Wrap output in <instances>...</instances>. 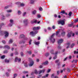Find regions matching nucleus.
<instances>
[{
    "label": "nucleus",
    "mask_w": 78,
    "mask_h": 78,
    "mask_svg": "<svg viewBox=\"0 0 78 78\" xmlns=\"http://www.w3.org/2000/svg\"><path fill=\"white\" fill-rule=\"evenodd\" d=\"M17 76V74H15L14 75V76H13V78H15L16 76Z\"/></svg>",
    "instance_id": "nucleus-33"
},
{
    "label": "nucleus",
    "mask_w": 78,
    "mask_h": 78,
    "mask_svg": "<svg viewBox=\"0 0 78 78\" xmlns=\"http://www.w3.org/2000/svg\"><path fill=\"white\" fill-rule=\"evenodd\" d=\"M58 24H61L62 25H64L65 23L64 21L63 20H59L58 21Z\"/></svg>",
    "instance_id": "nucleus-2"
},
{
    "label": "nucleus",
    "mask_w": 78,
    "mask_h": 78,
    "mask_svg": "<svg viewBox=\"0 0 78 78\" xmlns=\"http://www.w3.org/2000/svg\"><path fill=\"white\" fill-rule=\"evenodd\" d=\"M54 76H55L54 73L52 74L51 76V78H53V77H54Z\"/></svg>",
    "instance_id": "nucleus-46"
},
{
    "label": "nucleus",
    "mask_w": 78,
    "mask_h": 78,
    "mask_svg": "<svg viewBox=\"0 0 78 78\" xmlns=\"http://www.w3.org/2000/svg\"><path fill=\"white\" fill-rule=\"evenodd\" d=\"M78 22V18L76 19V20L74 21V22L75 23H76V22Z\"/></svg>",
    "instance_id": "nucleus-37"
},
{
    "label": "nucleus",
    "mask_w": 78,
    "mask_h": 78,
    "mask_svg": "<svg viewBox=\"0 0 78 78\" xmlns=\"http://www.w3.org/2000/svg\"><path fill=\"white\" fill-rule=\"evenodd\" d=\"M28 53H29V55H31V51H28Z\"/></svg>",
    "instance_id": "nucleus-54"
},
{
    "label": "nucleus",
    "mask_w": 78,
    "mask_h": 78,
    "mask_svg": "<svg viewBox=\"0 0 78 78\" xmlns=\"http://www.w3.org/2000/svg\"><path fill=\"white\" fill-rule=\"evenodd\" d=\"M58 50H60V49H61V47L58 46Z\"/></svg>",
    "instance_id": "nucleus-47"
},
{
    "label": "nucleus",
    "mask_w": 78,
    "mask_h": 78,
    "mask_svg": "<svg viewBox=\"0 0 78 78\" xmlns=\"http://www.w3.org/2000/svg\"><path fill=\"white\" fill-rule=\"evenodd\" d=\"M36 13V10L32 12L33 14H35Z\"/></svg>",
    "instance_id": "nucleus-30"
},
{
    "label": "nucleus",
    "mask_w": 78,
    "mask_h": 78,
    "mask_svg": "<svg viewBox=\"0 0 78 78\" xmlns=\"http://www.w3.org/2000/svg\"><path fill=\"white\" fill-rule=\"evenodd\" d=\"M37 16L38 18H41V16L40 14L37 15Z\"/></svg>",
    "instance_id": "nucleus-42"
},
{
    "label": "nucleus",
    "mask_w": 78,
    "mask_h": 78,
    "mask_svg": "<svg viewBox=\"0 0 78 78\" xmlns=\"http://www.w3.org/2000/svg\"><path fill=\"white\" fill-rule=\"evenodd\" d=\"M5 25V24H4V23H2L1 25H0V30L2 28V25Z\"/></svg>",
    "instance_id": "nucleus-41"
},
{
    "label": "nucleus",
    "mask_w": 78,
    "mask_h": 78,
    "mask_svg": "<svg viewBox=\"0 0 78 78\" xmlns=\"http://www.w3.org/2000/svg\"><path fill=\"white\" fill-rule=\"evenodd\" d=\"M8 51L7 50H5L3 51L4 53H5V54L8 53Z\"/></svg>",
    "instance_id": "nucleus-23"
},
{
    "label": "nucleus",
    "mask_w": 78,
    "mask_h": 78,
    "mask_svg": "<svg viewBox=\"0 0 78 78\" xmlns=\"http://www.w3.org/2000/svg\"><path fill=\"white\" fill-rule=\"evenodd\" d=\"M24 66L26 67H28V65L27 64H24Z\"/></svg>",
    "instance_id": "nucleus-60"
},
{
    "label": "nucleus",
    "mask_w": 78,
    "mask_h": 78,
    "mask_svg": "<svg viewBox=\"0 0 78 78\" xmlns=\"http://www.w3.org/2000/svg\"><path fill=\"white\" fill-rule=\"evenodd\" d=\"M10 22L11 23L9 24V27H12V24H13V22H14V21L12 20H10Z\"/></svg>",
    "instance_id": "nucleus-8"
},
{
    "label": "nucleus",
    "mask_w": 78,
    "mask_h": 78,
    "mask_svg": "<svg viewBox=\"0 0 78 78\" xmlns=\"http://www.w3.org/2000/svg\"><path fill=\"white\" fill-rule=\"evenodd\" d=\"M71 67H73V68H74V67H75V64L72 65L71 66Z\"/></svg>",
    "instance_id": "nucleus-32"
},
{
    "label": "nucleus",
    "mask_w": 78,
    "mask_h": 78,
    "mask_svg": "<svg viewBox=\"0 0 78 78\" xmlns=\"http://www.w3.org/2000/svg\"><path fill=\"white\" fill-rule=\"evenodd\" d=\"M37 33H38V32L37 31H36L34 32V34L35 35V36L36 34H37Z\"/></svg>",
    "instance_id": "nucleus-36"
},
{
    "label": "nucleus",
    "mask_w": 78,
    "mask_h": 78,
    "mask_svg": "<svg viewBox=\"0 0 78 78\" xmlns=\"http://www.w3.org/2000/svg\"><path fill=\"white\" fill-rule=\"evenodd\" d=\"M35 71L34 72V73H35V74H37V70H36V69H35Z\"/></svg>",
    "instance_id": "nucleus-55"
},
{
    "label": "nucleus",
    "mask_w": 78,
    "mask_h": 78,
    "mask_svg": "<svg viewBox=\"0 0 78 78\" xmlns=\"http://www.w3.org/2000/svg\"><path fill=\"white\" fill-rule=\"evenodd\" d=\"M64 41L63 39H60L58 41H57L58 44V45H60L61 43H62Z\"/></svg>",
    "instance_id": "nucleus-3"
},
{
    "label": "nucleus",
    "mask_w": 78,
    "mask_h": 78,
    "mask_svg": "<svg viewBox=\"0 0 78 78\" xmlns=\"http://www.w3.org/2000/svg\"><path fill=\"white\" fill-rule=\"evenodd\" d=\"M74 54H78V51H75L74 52Z\"/></svg>",
    "instance_id": "nucleus-43"
},
{
    "label": "nucleus",
    "mask_w": 78,
    "mask_h": 78,
    "mask_svg": "<svg viewBox=\"0 0 78 78\" xmlns=\"http://www.w3.org/2000/svg\"><path fill=\"white\" fill-rule=\"evenodd\" d=\"M45 72V69H44L42 70H41L39 72V74H41V73H44Z\"/></svg>",
    "instance_id": "nucleus-11"
},
{
    "label": "nucleus",
    "mask_w": 78,
    "mask_h": 78,
    "mask_svg": "<svg viewBox=\"0 0 78 78\" xmlns=\"http://www.w3.org/2000/svg\"><path fill=\"white\" fill-rule=\"evenodd\" d=\"M12 39H10L9 41V44H11V43H12Z\"/></svg>",
    "instance_id": "nucleus-28"
},
{
    "label": "nucleus",
    "mask_w": 78,
    "mask_h": 78,
    "mask_svg": "<svg viewBox=\"0 0 78 78\" xmlns=\"http://www.w3.org/2000/svg\"><path fill=\"white\" fill-rule=\"evenodd\" d=\"M72 12H70L69 13V14L68 15L69 16H72Z\"/></svg>",
    "instance_id": "nucleus-25"
},
{
    "label": "nucleus",
    "mask_w": 78,
    "mask_h": 78,
    "mask_svg": "<svg viewBox=\"0 0 78 78\" xmlns=\"http://www.w3.org/2000/svg\"><path fill=\"white\" fill-rule=\"evenodd\" d=\"M73 23H72L71 24H68V27H72V26H73Z\"/></svg>",
    "instance_id": "nucleus-18"
},
{
    "label": "nucleus",
    "mask_w": 78,
    "mask_h": 78,
    "mask_svg": "<svg viewBox=\"0 0 78 78\" xmlns=\"http://www.w3.org/2000/svg\"><path fill=\"white\" fill-rule=\"evenodd\" d=\"M65 34H66V32L64 31H63L61 33V35L62 36H65Z\"/></svg>",
    "instance_id": "nucleus-17"
},
{
    "label": "nucleus",
    "mask_w": 78,
    "mask_h": 78,
    "mask_svg": "<svg viewBox=\"0 0 78 78\" xmlns=\"http://www.w3.org/2000/svg\"><path fill=\"white\" fill-rule=\"evenodd\" d=\"M67 47H66V48H69V47H70V43H68L67 44Z\"/></svg>",
    "instance_id": "nucleus-16"
},
{
    "label": "nucleus",
    "mask_w": 78,
    "mask_h": 78,
    "mask_svg": "<svg viewBox=\"0 0 78 78\" xmlns=\"http://www.w3.org/2000/svg\"><path fill=\"white\" fill-rule=\"evenodd\" d=\"M45 56L47 57V56H49V53H46L45 54Z\"/></svg>",
    "instance_id": "nucleus-29"
},
{
    "label": "nucleus",
    "mask_w": 78,
    "mask_h": 78,
    "mask_svg": "<svg viewBox=\"0 0 78 78\" xmlns=\"http://www.w3.org/2000/svg\"><path fill=\"white\" fill-rule=\"evenodd\" d=\"M59 32H60V31H58L57 32H56L55 34L56 36H58V34H59Z\"/></svg>",
    "instance_id": "nucleus-19"
},
{
    "label": "nucleus",
    "mask_w": 78,
    "mask_h": 78,
    "mask_svg": "<svg viewBox=\"0 0 78 78\" xmlns=\"http://www.w3.org/2000/svg\"><path fill=\"white\" fill-rule=\"evenodd\" d=\"M32 40H30V41H29V45H30L31 44V41H32Z\"/></svg>",
    "instance_id": "nucleus-50"
},
{
    "label": "nucleus",
    "mask_w": 78,
    "mask_h": 78,
    "mask_svg": "<svg viewBox=\"0 0 78 78\" xmlns=\"http://www.w3.org/2000/svg\"><path fill=\"white\" fill-rule=\"evenodd\" d=\"M16 5H20V6H22V7L24 6H25V4H23V3L20 4V2H16Z\"/></svg>",
    "instance_id": "nucleus-4"
},
{
    "label": "nucleus",
    "mask_w": 78,
    "mask_h": 78,
    "mask_svg": "<svg viewBox=\"0 0 78 78\" xmlns=\"http://www.w3.org/2000/svg\"><path fill=\"white\" fill-rule=\"evenodd\" d=\"M40 29V27H34L33 29V30L34 31V30H39Z\"/></svg>",
    "instance_id": "nucleus-9"
},
{
    "label": "nucleus",
    "mask_w": 78,
    "mask_h": 78,
    "mask_svg": "<svg viewBox=\"0 0 78 78\" xmlns=\"http://www.w3.org/2000/svg\"><path fill=\"white\" fill-rule=\"evenodd\" d=\"M33 20L34 23H36V22H37V20Z\"/></svg>",
    "instance_id": "nucleus-59"
},
{
    "label": "nucleus",
    "mask_w": 78,
    "mask_h": 78,
    "mask_svg": "<svg viewBox=\"0 0 78 78\" xmlns=\"http://www.w3.org/2000/svg\"><path fill=\"white\" fill-rule=\"evenodd\" d=\"M39 9L40 11H42V10H43V9H42V7H40L39 8Z\"/></svg>",
    "instance_id": "nucleus-48"
},
{
    "label": "nucleus",
    "mask_w": 78,
    "mask_h": 78,
    "mask_svg": "<svg viewBox=\"0 0 78 78\" xmlns=\"http://www.w3.org/2000/svg\"><path fill=\"white\" fill-rule=\"evenodd\" d=\"M34 3V0H31L30 3L31 4H33Z\"/></svg>",
    "instance_id": "nucleus-22"
},
{
    "label": "nucleus",
    "mask_w": 78,
    "mask_h": 78,
    "mask_svg": "<svg viewBox=\"0 0 78 78\" xmlns=\"http://www.w3.org/2000/svg\"><path fill=\"white\" fill-rule=\"evenodd\" d=\"M48 75H49V74H47L45 76L46 77H47L48 76Z\"/></svg>",
    "instance_id": "nucleus-63"
},
{
    "label": "nucleus",
    "mask_w": 78,
    "mask_h": 78,
    "mask_svg": "<svg viewBox=\"0 0 78 78\" xmlns=\"http://www.w3.org/2000/svg\"><path fill=\"white\" fill-rule=\"evenodd\" d=\"M15 55H18V52L17 51L15 52Z\"/></svg>",
    "instance_id": "nucleus-61"
},
{
    "label": "nucleus",
    "mask_w": 78,
    "mask_h": 78,
    "mask_svg": "<svg viewBox=\"0 0 78 78\" xmlns=\"http://www.w3.org/2000/svg\"><path fill=\"white\" fill-rule=\"evenodd\" d=\"M69 59H72V56L71 55H69Z\"/></svg>",
    "instance_id": "nucleus-58"
},
{
    "label": "nucleus",
    "mask_w": 78,
    "mask_h": 78,
    "mask_svg": "<svg viewBox=\"0 0 78 78\" xmlns=\"http://www.w3.org/2000/svg\"><path fill=\"white\" fill-rule=\"evenodd\" d=\"M18 62H20L21 61V58H18Z\"/></svg>",
    "instance_id": "nucleus-64"
},
{
    "label": "nucleus",
    "mask_w": 78,
    "mask_h": 78,
    "mask_svg": "<svg viewBox=\"0 0 78 78\" xmlns=\"http://www.w3.org/2000/svg\"><path fill=\"white\" fill-rule=\"evenodd\" d=\"M30 35L32 36L33 37H34V36H35V35H34V33L33 31L30 32Z\"/></svg>",
    "instance_id": "nucleus-10"
},
{
    "label": "nucleus",
    "mask_w": 78,
    "mask_h": 78,
    "mask_svg": "<svg viewBox=\"0 0 78 78\" xmlns=\"http://www.w3.org/2000/svg\"><path fill=\"white\" fill-rule=\"evenodd\" d=\"M59 59H58L57 60L55 61V63H58V62H59Z\"/></svg>",
    "instance_id": "nucleus-53"
},
{
    "label": "nucleus",
    "mask_w": 78,
    "mask_h": 78,
    "mask_svg": "<svg viewBox=\"0 0 78 78\" xmlns=\"http://www.w3.org/2000/svg\"><path fill=\"white\" fill-rule=\"evenodd\" d=\"M74 45H75V44L74 43H73L71 45V48H73Z\"/></svg>",
    "instance_id": "nucleus-39"
},
{
    "label": "nucleus",
    "mask_w": 78,
    "mask_h": 78,
    "mask_svg": "<svg viewBox=\"0 0 78 78\" xmlns=\"http://www.w3.org/2000/svg\"><path fill=\"white\" fill-rule=\"evenodd\" d=\"M5 16L3 15H2V20L5 19Z\"/></svg>",
    "instance_id": "nucleus-21"
},
{
    "label": "nucleus",
    "mask_w": 78,
    "mask_h": 78,
    "mask_svg": "<svg viewBox=\"0 0 78 78\" xmlns=\"http://www.w3.org/2000/svg\"><path fill=\"white\" fill-rule=\"evenodd\" d=\"M59 70H58L57 71V75H58L59 74Z\"/></svg>",
    "instance_id": "nucleus-51"
},
{
    "label": "nucleus",
    "mask_w": 78,
    "mask_h": 78,
    "mask_svg": "<svg viewBox=\"0 0 78 78\" xmlns=\"http://www.w3.org/2000/svg\"><path fill=\"white\" fill-rule=\"evenodd\" d=\"M67 72H70V69L69 68H67Z\"/></svg>",
    "instance_id": "nucleus-27"
},
{
    "label": "nucleus",
    "mask_w": 78,
    "mask_h": 78,
    "mask_svg": "<svg viewBox=\"0 0 78 78\" xmlns=\"http://www.w3.org/2000/svg\"><path fill=\"white\" fill-rule=\"evenodd\" d=\"M5 62H7V63H8V62H9V60H7V59H5Z\"/></svg>",
    "instance_id": "nucleus-26"
},
{
    "label": "nucleus",
    "mask_w": 78,
    "mask_h": 78,
    "mask_svg": "<svg viewBox=\"0 0 78 78\" xmlns=\"http://www.w3.org/2000/svg\"><path fill=\"white\" fill-rule=\"evenodd\" d=\"M4 34H5V37H8V36H9V33L6 31H5L4 32Z\"/></svg>",
    "instance_id": "nucleus-7"
},
{
    "label": "nucleus",
    "mask_w": 78,
    "mask_h": 78,
    "mask_svg": "<svg viewBox=\"0 0 78 78\" xmlns=\"http://www.w3.org/2000/svg\"><path fill=\"white\" fill-rule=\"evenodd\" d=\"M20 38H25V36L23 34H21L20 35Z\"/></svg>",
    "instance_id": "nucleus-15"
},
{
    "label": "nucleus",
    "mask_w": 78,
    "mask_h": 78,
    "mask_svg": "<svg viewBox=\"0 0 78 78\" xmlns=\"http://www.w3.org/2000/svg\"><path fill=\"white\" fill-rule=\"evenodd\" d=\"M18 13L19 14V15H20V14H21V12L19 10L18 11Z\"/></svg>",
    "instance_id": "nucleus-35"
},
{
    "label": "nucleus",
    "mask_w": 78,
    "mask_h": 78,
    "mask_svg": "<svg viewBox=\"0 0 78 78\" xmlns=\"http://www.w3.org/2000/svg\"><path fill=\"white\" fill-rule=\"evenodd\" d=\"M6 11L7 12H12V10L11 9H10L7 10Z\"/></svg>",
    "instance_id": "nucleus-24"
},
{
    "label": "nucleus",
    "mask_w": 78,
    "mask_h": 78,
    "mask_svg": "<svg viewBox=\"0 0 78 78\" xmlns=\"http://www.w3.org/2000/svg\"><path fill=\"white\" fill-rule=\"evenodd\" d=\"M65 11H62L61 12V13H62V14H65Z\"/></svg>",
    "instance_id": "nucleus-38"
},
{
    "label": "nucleus",
    "mask_w": 78,
    "mask_h": 78,
    "mask_svg": "<svg viewBox=\"0 0 78 78\" xmlns=\"http://www.w3.org/2000/svg\"><path fill=\"white\" fill-rule=\"evenodd\" d=\"M5 58V55L1 56V59H4Z\"/></svg>",
    "instance_id": "nucleus-31"
},
{
    "label": "nucleus",
    "mask_w": 78,
    "mask_h": 78,
    "mask_svg": "<svg viewBox=\"0 0 78 78\" xmlns=\"http://www.w3.org/2000/svg\"><path fill=\"white\" fill-rule=\"evenodd\" d=\"M25 42L24 41H23L22 42H20L19 43L20 44H21L22 43H23V44H24Z\"/></svg>",
    "instance_id": "nucleus-44"
},
{
    "label": "nucleus",
    "mask_w": 78,
    "mask_h": 78,
    "mask_svg": "<svg viewBox=\"0 0 78 78\" xmlns=\"http://www.w3.org/2000/svg\"><path fill=\"white\" fill-rule=\"evenodd\" d=\"M6 75L7 76H9V73H6Z\"/></svg>",
    "instance_id": "nucleus-56"
},
{
    "label": "nucleus",
    "mask_w": 78,
    "mask_h": 78,
    "mask_svg": "<svg viewBox=\"0 0 78 78\" xmlns=\"http://www.w3.org/2000/svg\"><path fill=\"white\" fill-rule=\"evenodd\" d=\"M10 16V14H7L6 15V17H9Z\"/></svg>",
    "instance_id": "nucleus-49"
},
{
    "label": "nucleus",
    "mask_w": 78,
    "mask_h": 78,
    "mask_svg": "<svg viewBox=\"0 0 78 78\" xmlns=\"http://www.w3.org/2000/svg\"><path fill=\"white\" fill-rule=\"evenodd\" d=\"M51 54H54V53H53V50H52L51 51Z\"/></svg>",
    "instance_id": "nucleus-45"
},
{
    "label": "nucleus",
    "mask_w": 78,
    "mask_h": 78,
    "mask_svg": "<svg viewBox=\"0 0 78 78\" xmlns=\"http://www.w3.org/2000/svg\"><path fill=\"white\" fill-rule=\"evenodd\" d=\"M28 20L26 19L24 20L23 23L25 24V26H27L28 25Z\"/></svg>",
    "instance_id": "nucleus-5"
},
{
    "label": "nucleus",
    "mask_w": 78,
    "mask_h": 78,
    "mask_svg": "<svg viewBox=\"0 0 78 78\" xmlns=\"http://www.w3.org/2000/svg\"><path fill=\"white\" fill-rule=\"evenodd\" d=\"M21 56H23V52H21Z\"/></svg>",
    "instance_id": "nucleus-57"
},
{
    "label": "nucleus",
    "mask_w": 78,
    "mask_h": 78,
    "mask_svg": "<svg viewBox=\"0 0 78 78\" xmlns=\"http://www.w3.org/2000/svg\"><path fill=\"white\" fill-rule=\"evenodd\" d=\"M4 48H7L8 50H9L10 48L9 46H8V45H5L4 46Z\"/></svg>",
    "instance_id": "nucleus-14"
},
{
    "label": "nucleus",
    "mask_w": 78,
    "mask_h": 78,
    "mask_svg": "<svg viewBox=\"0 0 78 78\" xmlns=\"http://www.w3.org/2000/svg\"><path fill=\"white\" fill-rule=\"evenodd\" d=\"M72 32L71 31L70 33H68L67 35L68 37H71V35H72Z\"/></svg>",
    "instance_id": "nucleus-13"
},
{
    "label": "nucleus",
    "mask_w": 78,
    "mask_h": 78,
    "mask_svg": "<svg viewBox=\"0 0 78 78\" xmlns=\"http://www.w3.org/2000/svg\"><path fill=\"white\" fill-rule=\"evenodd\" d=\"M2 42L3 43V44H5V43H6V42H5V41L3 40L2 41Z\"/></svg>",
    "instance_id": "nucleus-62"
},
{
    "label": "nucleus",
    "mask_w": 78,
    "mask_h": 78,
    "mask_svg": "<svg viewBox=\"0 0 78 78\" xmlns=\"http://www.w3.org/2000/svg\"><path fill=\"white\" fill-rule=\"evenodd\" d=\"M17 60H18V58L16 57L15 59V62H17Z\"/></svg>",
    "instance_id": "nucleus-34"
},
{
    "label": "nucleus",
    "mask_w": 78,
    "mask_h": 78,
    "mask_svg": "<svg viewBox=\"0 0 78 78\" xmlns=\"http://www.w3.org/2000/svg\"><path fill=\"white\" fill-rule=\"evenodd\" d=\"M35 45H39V44H40V42H35Z\"/></svg>",
    "instance_id": "nucleus-20"
},
{
    "label": "nucleus",
    "mask_w": 78,
    "mask_h": 78,
    "mask_svg": "<svg viewBox=\"0 0 78 78\" xmlns=\"http://www.w3.org/2000/svg\"><path fill=\"white\" fill-rule=\"evenodd\" d=\"M54 36H55V34H53L51 36V37L50 38V40L51 41L52 43H54V42H55V39H54V38H53V37H54Z\"/></svg>",
    "instance_id": "nucleus-1"
},
{
    "label": "nucleus",
    "mask_w": 78,
    "mask_h": 78,
    "mask_svg": "<svg viewBox=\"0 0 78 78\" xmlns=\"http://www.w3.org/2000/svg\"><path fill=\"white\" fill-rule=\"evenodd\" d=\"M34 64V62L33 61H32L30 62V64H29V66L30 67H31V66H33Z\"/></svg>",
    "instance_id": "nucleus-12"
},
{
    "label": "nucleus",
    "mask_w": 78,
    "mask_h": 78,
    "mask_svg": "<svg viewBox=\"0 0 78 78\" xmlns=\"http://www.w3.org/2000/svg\"><path fill=\"white\" fill-rule=\"evenodd\" d=\"M51 71V69H49L47 71V73H49Z\"/></svg>",
    "instance_id": "nucleus-40"
},
{
    "label": "nucleus",
    "mask_w": 78,
    "mask_h": 78,
    "mask_svg": "<svg viewBox=\"0 0 78 78\" xmlns=\"http://www.w3.org/2000/svg\"><path fill=\"white\" fill-rule=\"evenodd\" d=\"M57 58V55H55L54 57L53 58L54 59H56Z\"/></svg>",
    "instance_id": "nucleus-52"
},
{
    "label": "nucleus",
    "mask_w": 78,
    "mask_h": 78,
    "mask_svg": "<svg viewBox=\"0 0 78 78\" xmlns=\"http://www.w3.org/2000/svg\"><path fill=\"white\" fill-rule=\"evenodd\" d=\"M48 61H45L44 62L42 63V66H46L48 65Z\"/></svg>",
    "instance_id": "nucleus-6"
}]
</instances>
